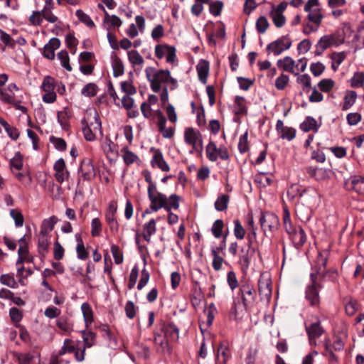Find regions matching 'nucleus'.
I'll list each match as a JSON object with an SVG mask.
<instances>
[{"instance_id": "obj_1", "label": "nucleus", "mask_w": 364, "mask_h": 364, "mask_svg": "<svg viewBox=\"0 0 364 364\" xmlns=\"http://www.w3.org/2000/svg\"><path fill=\"white\" fill-rule=\"evenodd\" d=\"M147 80L150 82V87L154 92H159L161 90V84L169 83L170 89L173 90L178 87V81L171 75L168 70H156L153 67H147L145 69Z\"/></svg>"}, {"instance_id": "obj_2", "label": "nucleus", "mask_w": 364, "mask_h": 364, "mask_svg": "<svg viewBox=\"0 0 364 364\" xmlns=\"http://www.w3.org/2000/svg\"><path fill=\"white\" fill-rule=\"evenodd\" d=\"M82 131L85 139L92 141L96 139L97 134H102V123L97 111L87 113L81 121Z\"/></svg>"}, {"instance_id": "obj_3", "label": "nucleus", "mask_w": 364, "mask_h": 364, "mask_svg": "<svg viewBox=\"0 0 364 364\" xmlns=\"http://www.w3.org/2000/svg\"><path fill=\"white\" fill-rule=\"evenodd\" d=\"M145 181L149 184L147 188V195L150 200L149 208L151 211L156 212L164 207V200L166 195L159 192L156 183L152 181L151 173L149 171L143 172Z\"/></svg>"}, {"instance_id": "obj_4", "label": "nucleus", "mask_w": 364, "mask_h": 364, "mask_svg": "<svg viewBox=\"0 0 364 364\" xmlns=\"http://www.w3.org/2000/svg\"><path fill=\"white\" fill-rule=\"evenodd\" d=\"M330 252L328 250H323L318 252L315 262V266L312 267V272L310 274H314L316 277L324 279L328 277L332 280L336 279L337 272L333 269L326 270Z\"/></svg>"}, {"instance_id": "obj_5", "label": "nucleus", "mask_w": 364, "mask_h": 364, "mask_svg": "<svg viewBox=\"0 0 364 364\" xmlns=\"http://www.w3.org/2000/svg\"><path fill=\"white\" fill-rule=\"evenodd\" d=\"M54 8L55 7L43 6L41 11H33L28 17L30 24L34 26H41L43 19L50 23H61L58 17L53 13Z\"/></svg>"}, {"instance_id": "obj_6", "label": "nucleus", "mask_w": 364, "mask_h": 364, "mask_svg": "<svg viewBox=\"0 0 364 364\" xmlns=\"http://www.w3.org/2000/svg\"><path fill=\"white\" fill-rule=\"evenodd\" d=\"M322 280L314 274H310V284L306 287L305 297L311 306H317L320 303L319 290L323 287Z\"/></svg>"}, {"instance_id": "obj_7", "label": "nucleus", "mask_w": 364, "mask_h": 364, "mask_svg": "<svg viewBox=\"0 0 364 364\" xmlns=\"http://www.w3.org/2000/svg\"><path fill=\"white\" fill-rule=\"evenodd\" d=\"M239 294L241 296L242 304L246 309L253 307L257 298V292L254 287L247 283L240 286Z\"/></svg>"}, {"instance_id": "obj_8", "label": "nucleus", "mask_w": 364, "mask_h": 364, "mask_svg": "<svg viewBox=\"0 0 364 364\" xmlns=\"http://www.w3.org/2000/svg\"><path fill=\"white\" fill-rule=\"evenodd\" d=\"M185 142L192 146L193 149L198 153H201L203 149V139L200 132L192 127H188L184 132Z\"/></svg>"}, {"instance_id": "obj_9", "label": "nucleus", "mask_w": 364, "mask_h": 364, "mask_svg": "<svg viewBox=\"0 0 364 364\" xmlns=\"http://www.w3.org/2000/svg\"><path fill=\"white\" fill-rule=\"evenodd\" d=\"M164 207H161L166 210L168 214V223L169 225L175 224L178 220V216L171 212V209L178 210L179 208L181 197L176 194H171L169 197L166 196L164 200Z\"/></svg>"}, {"instance_id": "obj_10", "label": "nucleus", "mask_w": 364, "mask_h": 364, "mask_svg": "<svg viewBox=\"0 0 364 364\" xmlns=\"http://www.w3.org/2000/svg\"><path fill=\"white\" fill-rule=\"evenodd\" d=\"M292 41L289 36H282L276 41L269 43L266 48L268 54L273 53L274 55H279L284 51L289 49Z\"/></svg>"}, {"instance_id": "obj_11", "label": "nucleus", "mask_w": 364, "mask_h": 364, "mask_svg": "<svg viewBox=\"0 0 364 364\" xmlns=\"http://www.w3.org/2000/svg\"><path fill=\"white\" fill-rule=\"evenodd\" d=\"M272 280L269 273H262L258 280V291L260 299L269 301L272 297Z\"/></svg>"}, {"instance_id": "obj_12", "label": "nucleus", "mask_w": 364, "mask_h": 364, "mask_svg": "<svg viewBox=\"0 0 364 364\" xmlns=\"http://www.w3.org/2000/svg\"><path fill=\"white\" fill-rule=\"evenodd\" d=\"M55 81L51 76L47 75L43 78L41 89L45 92L43 95V101L46 103H53L56 100L55 92Z\"/></svg>"}, {"instance_id": "obj_13", "label": "nucleus", "mask_w": 364, "mask_h": 364, "mask_svg": "<svg viewBox=\"0 0 364 364\" xmlns=\"http://www.w3.org/2000/svg\"><path fill=\"white\" fill-rule=\"evenodd\" d=\"M254 254L255 250L250 247H242L240 249L237 264L243 274L247 273Z\"/></svg>"}, {"instance_id": "obj_14", "label": "nucleus", "mask_w": 364, "mask_h": 364, "mask_svg": "<svg viewBox=\"0 0 364 364\" xmlns=\"http://www.w3.org/2000/svg\"><path fill=\"white\" fill-rule=\"evenodd\" d=\"M341 43L336 34L325 35L322 36L315 46V55H321L324 50L332 47L338 46Z\"/></svg>"}, {"instance_id": "obj_15", "label": "nucleus", "mask_w": 364, "mask_h": 364, "mask_svg": "<svg viewBox=\"0 0 364 364\" xmlns=\"http://www.w3.org/2000/svg\"><path fill=\"white\" fill-rule=\"evenodd\" d=\"M83 339V346L81 347V351L76 352L75 360L77 362H82L85 360L86 348H91L95 344L96 333L91 331L83 330L81 331Z\"/></svg>"}, {"instance_id": "obj_16", "label": "nucleus", "mask_w": 364, "mask_h": 364, "mask_svg": "<svg viewBox=\"0 0 364 364\" xmlns=\"http://www.w3.org/2000/svg\"><path fill=\"white\" fill-rule=\"evenodd\" d=\"M259 223L264 233H266L267 231L272 232L278 229L279 220L275 214L266 212L262 213L259 218Z\"/></svg>"}, {"instance_id": "obj_17", "label": "nucleus", "mask_w": 364, "mask_h": 364, "mask_svg": "<svg viewBox=\"0 0 364 364\" xmlns=\"http://www.w3.org/2000/svg\"><path fill=\"white\" fill-rule=\"evenodd\" d=\"M53 170L55 171V178L60 183H63L70 177V172L68 170L65 160L63 158L58 159L55 162L53 165Z\"/></svg>"}, {"instance_id": "obj_18", "label": "nucleus", "mask_w": 364, "mask_h": 364, "mask_svg": "<svg viewBox=\"0 0 364 364\" xmlns=\"http://www.w3.org/2000/svg\"><path fill=\"white\" fill-rule=\"evenodd\" d=\"M306 331L309 337L310 343L316 345V340L320 338L324 333V329L321 326V321L317 319L315 322L309 326H306Z\"/></svg>"}, {"instance_id": "obj_19", "label": "nucleus", "mask_w": 364, "mask_h": 364, "mask_svg": "<svg viewBox=\"0 0 364 364\" xmlns=\"http://www.w3.org/2000/svg\"><path fill=\"white\" fill-rule=\"evenodd\" d=\"M78 176L84 181H90L95 177V168L90 159H85L81 161Z\"/></svg>"}, {"instance_id": "obj_20", "label": "nucleus", "mask_w": 364, "mask_h": 364, "mask_svg": "<svg viewBox=\"0 0 364 364\" xmlns=\"http://www.w3.org/2000/svg\"><path fill=\"white\" fill-rule=\"evenodd\" d=\"M291 240L294 247L297 249L301 248L306 241V235L301 226H296L293 232L288 234Z\"/></svg>"}, {"instance_id": "obj_21", "label": "nucleus", "mask_w": 364, "mask_h": 364, "mask_svg": "<svg viewBox=\"0 0 364 364\" xmlns=\"http://www.w3.org/2000/svg\"><path fill=\"white\" fill-rule=\"evenodd\" d=\"M98 7L103 10L105 13L103 23L107 31H109L112 28H119L122 26V21L117 16L109 15L102 4H98Z\"/></svg>"}, {"instance_id": "obj_22", "label": "nucleus", "mask_w": 364, "mask_h": 364, "mask_svg": "<svg viewBox=\"0 0 364 364\" xmlns=\"http://www.w3.org/2000/svg\"><path fill=\"white\" fill-rule=\"evenodd\" d=\"M60 46V41L58 38H52L43 47V55L49 59L55 58V50Z\"/></svg>"}, {"instance_id": "obj_23", "label": "nucleus", "mask_w": 364, "mask_h": 364, "mask_svg": "<svg viewBox=\"0 0 364 364\" xmlns=\"http://www.w3.org/2000/svg\"><path fill=\"white\" fill-rule=\"evenodd\" d=\"M346 186L348 189L351 188L360 195L364 196V178L354 176L346 181Z\"/></svg>"}, {"instance_id": "obj_24", "label": "nucleus", "mask_w": 364, "mask_h": 364, "mask_svg": "<svg viewBox=\"0 0 364 364\" xmlns=\"http://www.w3.org/2000/svg\"><path fill=\"white\" fill-rule=\"evenodd\" d=\"M80 352L81 346L75 344V341L70 338H66L64 340L63 346L58 351V355H63L66 353H74L75 355L76 352Z\"/></svg>"}, {"instance_id": "obj_25", "label": "nucleus", "mask_w": 364, "mask_h": 364, "mask_svg": "<svg viewBox=\"0 0 364 364\" xmlns=\"http://www.w3.org/2000/svg\"><path fill=\"white\" fill-rule=\"evenodd\" d=\"M153 167L157 166L162 171H168L170 167L164 159L163 154L159 149H155L154 154L151 161Z\"/></svg>"}, {"instance_id": "obj_26", "label": "nucleus", "mask_w": 364, "mask_h": 364, "mask_svg": "<svg viewBox=\"0 0 364 364\" xmlns=\"http://www.w3.org/2000/svg\"><path fill=\"white\" fill-rule=\"evenodd\" d=\"M71 117L72 114L67 107H65L63 110L58 112V122H59L63 130H69L70 127V119L71 118Z\"/></svg>"}, {"instance_id": "obj_27", "label": "nucleus", "mask_w": 364, "mask_h": 364, "mask_svg": "<svg viewBox=\"0 0 364 364\" xmlns=\"http://www.w3.org/2000/svg\"><path fill=\"white\" fill-rule=\"evenodd\" d=\"M196 70L199 80L203 84H206L209 73V63L205 60H200L196 66Z\"/></svg>"}, {"instance_id": "obj_28", "label": "nucleus", "mask_w": 364, "mask_h": 364, "mask_svg": "<svg viewBox=\"0 0 364 364\" xmlns=\"http://www.w3.org/2000/svg\"><path fill=\"white\" fill-rule=\"evenodd\" d=\"M50 234L39 232L38 242V250L40 255L44 256L48 250L50 245Z\"/></svg>"}, {"instance_id": "obj_29", "label": "nucleus", "mask_w": 364, "mask_h": 364, "mask_svg": "<svg viewBox=\"0 0 364 364\" xmlns=\"http://www.w3.org/2000/svg\"><path fill=\"white\" fill-rule=\"evenodd\" d=\"M277 65L279 68L282 69L284 71L293 74L296 73L294 72L296 63L293 58L289 56H286L282 59L278 60L277 62Z\"/></svg>"}, {"instance_id": "obj_30", "label": "nucleus", "mask_w": 364, "mask_h": 364, "mask_svg": "<svg viewBox=\"0 0 364 364\" xmlns=\"http://www.w3.org/2000/svg\"><path fill=\"white\" fill-rule=\"evenodd\" d=\"M143 228L144 232L142 237L146 242H149L151 235H154L156 232V220L151 219L148 223L144 225Z\"/></svg>"}, {"instance_id": "obj_31", "label": "nucleus", "mask_w": 364, "mask_h": 364, "mask_svg": "<svg viewBox=\"0 0 364 364\" xmlns=\"http://www.w3.org/2000/svg\"><path fill=\"white\" fill-rule=\"evenodd\" d=\"M163 330L164 331V336L167 337L171 341H177L179 338V329L173 323L167 324Z\"/></svg>"}, {"instance_id": "obj_32", "label": "nucleus", "mask_w": 364, "mask_h": 364, "mask_svg": "<svg viewBox=\"0 0 364 364\" xmlns=\"http://www.w3.org/2000/svg\"><path fill=\"white\" fill-rule=\"evenodd\" d=\"M318 127L316 120L312 117H307L300 125V129L304 132H317Z\"/></svg>"}, {"instance_id": "obj_33", "label": "nucleus", "mask_w": 364, "mask_h": 364, "mask_svg": "<svg viewBox=\"0 0 364 364\" xmlns=\"http://www.w3.org/2000/svg\"><path fill=\"white\" fill-rule=\"evenodd\" d=\"M306 171L309 176L317 181L323 180L327 176L326 171L322 168L309 166L306 167Z\"/></svg>"}, {"instance_id": "obj_34", "label": "nucleus", "mask_w": 364, "mask_h": 364, "mask_svg": "<svg viewBox=\"0 0 364 364\" xmlns=\"http://www.w3.org/2000/svg\"><path fill=\"white\" fill-rule=\"evenodd\" d=\"M230 357L229 348L224 345H220L218 348L216 364H225Z\"/></svg>"}, {"instance_id": "obj_35", "label": "nucleus", "mask_w": 364, "mask_h": 364, "mask_svg": "<svg viewBox=\"0 0 364 364\" xmlns=\"http://www.w3.org/2000/svg\"><path fill=\"white\" fill-rule=\"evenodd\" d=\"M121 152L122 153L123 161L127 166H130L139 160L138 156L130 151L127 146L123 147Z\"/></svg>"}, {"instance_id": "obj_36", "label": "nucleus", "mask_w": 364, "mask_h": 364, "mask_svg": "<svg viewBox=\"0 0 364 364\" xmlns=\"http://www.w3.org/2000/svg\"><path fill=\"white\" fill-rule=\"evenodd\" d=\"M76 241L77 242L76 246V252L77 258L81 260H85L88 257V252L85 250L83 241L80 234L75 235Z\"/></svg>"}, {"instance_id": "obj_37", "label": "nucleus", "mask_w": 364, "mask_h": 364, "mask_svg": "<svg viewBox=\"0 0 364 364\" xmlns=\"http://www.w3.org/2000/svg\"><path fill=\"white\" fill-rule=\"evenodd\" d=\"M57 222L58 218L55 215L44 219L42 222L40 232L50 234V232L54 229L55 225L57 223Z\"/></svg>"}, {"instance_id": "obj_38", "label": "nucleus", "mask_w": 364, "mask_h": 364, "mask_svg": "<svg viewBox=\"0 0 364 364\" xmlns=\"http://www.w3.org/2000/svg\"><path fill=\"white\" fill-rule=\"evenodd\" d=\"M283 225L287 234L293 232L296 228V226H294L291 223L290 212L287 206L283 208Z\"/></svg>"}, {"instance_id": "obj_39", "label": "nucleus", "mask_w": 364, "mask_h": 364, "mask_svg": "<svg viewBox=\"0 0 364 364\" xmlns=\"http://www.w3.org/2000/svg\"><path fill=\"white\" fill-rule=\"evenodd\" d=\"M112 66L114 77H117L124 74V67L123 62L117 55H114L112 59Z\"/></svg>"}, {"instance_id": "obj_40", "label": "nucleus", "mask_w": 364, "mask_h": 364, "mask_svg": "<svg viewBox=\"0 0 364 364\" xmlns=\"http://www.w3.org/2000/svg\"><path fill=\"white\" fill-rule=\"evenodd\" d=\"M81 309L85 326L87 328L93 321L92 309L88 303H83L81 306Z\"/></svg>"}, {"instance_id": "obj_41", "label": "nucleus", "mask_w": 364, "mask_h": 364, "mask_svg": "<svg viewBox=\"0 0 364 364\" xmlns=\"http://www.w3.org/2000/svg\"><path fill=\"white\" fill-rule=\"evenodd\" d=\"M358 95L355 91L350 90L348 91L344 97V101L342 106L343 110H348L350 109L355 102Z\"/></svg>"}, {"instance_id": "obj_42", "label": "nucleus", "mask_w": 364, "mask_h": 364, "mask_svg": "<svg viewBox=\"0 0 364 364\" xmlns=\"http://www.w3.org/2000/svg\"><path fill=\"white\" fill-rule=\"evenodd\" d=\"M128 60L133 67L142 65L144 63L143 57L136 50H131L127 53Z\"/></svg>"}, {"instance_id": "obj_43", "label": "nucleus", "mask_w": 364, "mask_h": 364, "mask_svg": "<svg viewBox=\"0 0 364 364\" xmlns=\"http://www.w3.org/2000/svg\"><path fill=\"white\" fill-rule=\"evenodd\" d=\"M219 253L218 249H211V255L213 257L212 266L215 271L220 270L223 263L225 262L223 257Z\"/></svg>"}, {"instance_id": "obj_44", "label": "nucleus", "mask_w": 364, "mask_h": 364, "mask_svg": "<svg viewBox=\"0 0 364 364\" xmlns=\"http://www.w3.org/2000/svg\"><path fill=\"white\" fill-rule=\"evenodd\" d=\"M308 191L309 189L303 188L299 184H292L287 191V195L292 198L297 196L303 197Z\"/></svg>"}, {"instance_id": "obj_45", "label": "nucleus", "mask_w": 364, "mask_h": 364, "mask_svg": "<svg viewBox=\"0 0 364 364\" xmlns=\"http://www.w3.org/2000/svg\"><path fill=\"white\" fill-rule=\"evenodd\" d=\"M234 107L236 114L247 113V106L245 102V98L241 96H236L234 100Z\"/></svg>"}, {"instance_id": "obj_46", "label": "nucleus", "mask_w": 364, "mask_h": 364, "mask_svg": "<svg viewBox=\"0 0 364 364\" xmlns=\"http://www.w3.org/2000/svg\"><path fill=\"white\" fill-rule=\"evenodd\" d=\"M297 76L296 82L299 84L303 85V90L304 92H309L311 88V77L308 74L299 75V73H294Z\"/></svg>"}, {"instance_id": "obj_47", "label": "nucleus", "mask_w": 364, "mask_h": 364, "mask_svg": "<svg viewBox=\"0 0 364 364\" xmlns=\"http://www.w3.org/2000/svg\"><path fill=\"white\" fill-rule=\"evenodd\" d=\"M57 326L63 331L68 333L73 330V323L66 316L60 317L56 322Z\"/></svg>"}, {"instance_id": "obj_48", "label": "nucleus", "mask_w": 364, "mask_h": 364, "mask_svg": "<svg viewBox=\"0 0 364 364\" xmlns=\"http://www.w3.org/2000/svg\"><path fill=\"white\" fill-rule=\"evenodd\" d=\"M58 58L60 61L61 65L68 71L72 70V67L70 64V58L68 53L65 50H62L58 53Z\"/></svg>"}, {"instance_id": "obj_49", "label": "nucleus", "mask_w": 364, "mask_h": 364, "mask_svg": "<svg viewBox=\"0 0 364 364\" xmlns=\"http://www.w3.org/2000/svg\"><path fill=\"white\" fill-rule=\"evenodd\" d=\"M206 156L211 161H215L218 159V147L212 141L206 146Z\"/></svg>"}, {"instance_id": "obj_50", "label": "nucleus", "mask_w": 364, "mask_h": 364, "mask_svg": "<svg viewBox=\"0 0 364 364\" xmlns=\"http://www.w3.org/2000/svg\"><path fill=\"white\" fill-rule=\"evenodd\" d=\"M75 15L77 17L78 20L85 24L89 28L95 27V23L91 19V18L85 14L82 10L78 9L75 11Z\"/></svg>"}, {"instance_id": "obj_51", "label": "nucleus", "mask_w": 364, "mask_h": 364, "mask_svg": "<svg viewBox=\"0 0 364 364\" xmlns=\"http://www.w3.org/2000/svg\"><path fill=\"white\" fill-rule=\"evenodd\" d=\"M98 91V87L95 83H87L85 85L82 90L81 94L87 97H92L97 95Z\"/></svg>"}, {"instance_id": "obj_52", "label": "nucleus", "mask_w": 364, "mask_h": 364, "mask_svg": "<svg viewBox=\"0 0 364 364\" xmlns=\"http://www.w3.org/2000/svg\"><path fill=\"white\" fill-rule=\"evenodd\" d=\"M230 196L223 194L219 196L215 202V208L218 211H223L227 209Z\"/></svg>"}, {"instance_id": "obj_53", "label": "nucleus", "mask_w": 364, "mask_h": 364, "mask_svg": "<svg viewBox=\"0 0 364 364\" xmlns=\"http://www.w3.org/2000/svg\"><path fill=\"white\" fill-rule=\"evenodd\" d=\"M105 220L112 232H118L119 223L116 219V214L105 213Z\"/></svg>"}, {"instance_id": "obj_54", "label": "nucleus", "mask_w": 364, "mask_h": 364, "mask_svg": "<svg viewBox=\"0 0 364 364\" xmlns=\"http://www.w3.org/2000/svg\"><path fill=\"white\" fill-rule=\"evenodd\" d=\"M217 313V309L214 304L211 303L205 310L204 314H206L207 320L206 324L208 326H210L215 318V315Z\"/></svg>"}, {"instance_id": "obj_55", "label": "nucleus", "mask_w": 364, "mask_h": 364, "mask_svg": "<svg viewBox=\"0 0 364 364\" xmlns=\"http://www.w3.org/2000/svg\"><path fill=\"white\" fill-rule=\"evenodd\" d=\"M308 12V19L309 21L314 23L318 27L323 18L320 9H314Z\"/></svg>"}, {"instance_id": "obj_56", "label": "nucleus", "mask_w": 364, "mask_h": 364, "mask_svg": "<svg viewBox=\"0 0 364 364\" xmlns=\"http://www.w3.org/2000/svg\"><path fill=\"white\" fill-rule=\"evenodd\" d=\"M223 228L224 223L222 220L218 219L213 223L211 231L215 237L220 238L222 236Z\"/></svg>"}, {"instance_id": "obj_57", "label": "nucleus", "mask_w": 364, "mask_h": 364, "mask_svg": "<svg viewBox=\"0 0 364 364\" xmlns=\"http://www.w3.org/2000/svg\"><path fill=\"white\" fill-rule=\"evenodd\" d=\"M234 235L237 240H242L245 235V230L239 220H234Z\"/></svg>"}, {"instance_id": "obj_58", "label": "nucleus", "mask_w": 364, "mask_h": 364, "mask_svg": "<svg viewBox=\"0 0 364 364\" xmlns=\"http://www.w3.org/2000/svg\"><path fill=\"white\" fill-rule=\"evenodd\" d=\"M364 84V73L356 72L350 80V85L353 87H360Z\"/></svg>"}, {"instance_id": "obj_59", "label": "nucleus", "mask_w": 364, "mask_h": 364, "mask_svg": "<svg viewBox=\"0 0 364 364\" xmlns=\"http://www.w3.org/2000/svg\"><path fill=\"white\" fill-rule=\"evenodd\" d=\"M10 166L17 170H21L23 168V156L18 151L15 156L10 160Z\"/></svg>"}, {"instance_id": "obj_60", "label": "nucleus", "mask_w": 364, "mask_h": 364, "mask_svg": "<svg viewBox=\"0 0 364 364\" xmlns=\"http://www.w3.org/2000/svg\"><path fill=\"white\" fill-rule=\"evenodd\" d=\"M50 141L53 144L54 147L57 150L60 151H63L66 150L67 144L63 138H58L52 136L50 137Z\"/></svg>"}, {"instance_id": "obj_61", "label": "nucleus", "mask_w": 364, "mask_h": 364, "mask_svg": "<svg viewBox=\"0 0 364 364\" xmlns=\"http://www.w3.org/2000/svg\"><path fill=\"white\" fill-rule=\"evenodd\" d=\"M334 85V81L329 78L323 79L318 83L319 89L324 92H330L333 89Z\"/></svg>"}, {"instance_id": "obj_62", "label": "nucleus", "mask_w": 364, "mask_h": 364, "mask_svg": "<svg viewBox=\"0 0 364 364\" xmlns=\"http://www.w3.org/2000/svg\"><path fill=\"white\" fill-rule=\"evenodd\" d=\"M65 43L69 49L71 50L73 53H75L76 47L78 43L77 39L74 36L73 33H67L65 36Z\"/></svg>"}, {"instance_id": "obj_63", "label": "nucleus", "mask_w": 364, "mask_h": 364, "mask_svg": "<svg viewBox=\"0 0 364 364\" xmlns=\"http://www.w3.org/2000/svg\"><path fill=\"white\" fill-rule=\"evenodd\" d=\"M121 90L126 95H133L136 94V89L133 85L132 81H123L121 82Z\"/></svg>"}, {"instance_id": "obj_64", "label": "nucleus", "mask_w": 364, "mask_h": 364, "mask_svg": "<svg viewBox=\"0 0 364 364\" xmlns=\"http://www.w3.org/2000/svg\"><path fill=\"white\" fill-rule=\"evenodd\" d=\"M10 215L14 219L16 227H21L23 225L24 219L22 213L16 209L10 210Z\"/></svg>"}]
</instances>
